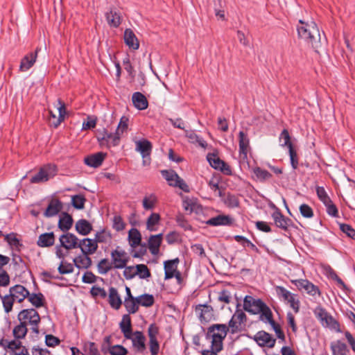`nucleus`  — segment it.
Masks as SVG:
<instances>
[{
  "label": "nucleus",
  "instance_id": "de8ad7c7",
  "mask_svg": "<svg viewBox=\"0 0 355 355\" xmlns=\"http://www.w3.org/2000/svg\"><path fill=\"white\" fill-rule=\"evenodd\" d=\"M157 202V198L155 194H150L145 196L142 200V205L144 209L151 210L155 207Z\"/></svg>",
  "mask_w": 355,
  "mask_h": 355
},
{
  "label": "nucleus",
  "instance_id": "c03bdc74",
  "mask_svg": "<svg viewBox=\"0 0 355 355\" xmlns=\"http://www.w3.org/2000/svg\"><path fill=\"white\" fill-rule=\"evenodd\" d=\"M160 215L157 213H152L146 220V228L148 230L153 232L155 231V226L159 224L160 221Z\"/></svg>",
  "mask_w": 355,
  "mask_h": 355
},
{
  "label": "nucleus",
  "instance_id": "6ab92c4d",
  "mask_svg": "<svg viewBox=\"0 0 355 355\" xmlns=\"http://www.w3.org/2000/svg\"><path fill=\"white\" fill-rule=\"evenodd\" d=\"M106 157V153L98 152L85 157L84 163L90 167L98 168L102 165Z\"/></svg>",
  "mask_w": 355,
  "mask_h": 355
},
{
  "label": "nucleus",
  "instance_id": "9d476101",
  "mask_svg": "<svg viewBox=\"0 0 355 355\" xmlns=\"http://www.w3.org/2000/svg\"><path fill=\"white\" fill-rule=\"evenodd\" d=\"M291 282L293 284L297 286L299 291L304 289L306 293L311 296H315V295H318V296L321 295V292L318 286H315L306 279H292Z\"/></svg>",
  "mask_w": 355,
  "mask_h": 355
},
{
  "label": "nucleus",
  "instance_id": "39448f33",
  "mask_svg": "<svg viewBox=\"0 0 355 355\" xmlns=\"http://www.w3.org/2000/svg\"><path fill=\"white\" fill-rule=\"evenodd\" d=\"M313 313L323 327H328L337 332L340 331L339 322L335 320L324 308L318 306L313 310Z\"/></svg>",
  "mask_w": 355,
  "mask_h": 355
},
{
  "label": "nucleus",
  "instance_id": "9b49d317",
  "mask_svg": "<svg viewBox=\"0 0 355 355\" xmlns=\"http://www.w3.org/2000/svg\"><path fill=\"white\" fill-rule=\"evenodd\" d=\"M113 267L115 269H122L127 265L129 257L127 253L119 247L111 252Z\"/></svg>",
  "mask_w": 355,
  "mask_h": 355
},
{
  "label": "nucleus",
  "instance_id": "c85d7f7f",
  "mask_svg": "<svg viewBox=\"0 0 355 355\" xmlns=\"http://www.w3.org/2000/svg\"><path fill=\"white\" fill-rule=\"evenodd\" d=\"M239 154L246 157L250 149V139L248 134L243 131H240L239 133Z\"/></svg>",
  "mask_w": 355,
  "mask_h": 355
},
{
  "label": "nucleus",
  "instance_id": "f3484780",
  "mask_svg": "<svg viewBox=\"0 0 355 355\" xmlns=\"http://www.w3.org/2000/svg\"><path fill=\"white\" fill-rule=\"evenodd\" d=\"M195 312L202 322H208L214 317V309L210 305L198 304L195 308Z\"/></svg>",
  "mask_w": 355,
  "mask_h": 355
},
{
  "label": "nucleus",
  "instance_id": "f03ea898",
  "mask_svg": "<svg viewBox=\"0 0 355 355\" xmlns=\"http://www.w3.org/2000/svg\"><path fill=\"white\" fill-rule=\"evenodd\" d=\"M297 31L300 38L311 45L316 53H319L318 49L321 45V37L318 27L314 21L309 22L302 19L299 20Z\"/></svg>",
  "mask_w": 355,
  "mask_h": 355
},
{
  "label": "nucleus",
  "instance_id": "bb28decb",
  "mask_svg": "<svg viewBox=\"0 0 355 355\" xmlns=\"http://www.w3.org/2000/svg\"><path fill=\"white\" fill-rule=\"evenodd\" d=\"M132 101L134 106L139 110H146L148 107V102L146 97L139 92L133 93Z\"/></svg>",
  "mask_w": 355,
  "mask_h": 355
},
{
  "label": "nucleus",
  "instance_id": "20e7f679",
  "mask_svg": "<svg viewBox=\"0 0 355 355\" xmlns=\"http://www.w3.org/2000/svg\"><path fill=\"white\" fill-rule=\"evenodd\" d=\"M229 328L225 324H214L207 329V339H211V346L223 349V340L225 338Z\"/></svg>",
  "mask_w": 355,
  "mask_h": 355
},
{
  "label": "nucleus",
  "instance_id": "e2e57ef3",
  "mask_svg": "<svg viewBox=\"0 0 355 355\" xmlns=\"http://www.w3.org/2000/svg\"><path fill=\"white\" fill-rule=\"evenodd\" d=\"M125 224L121 216H114L112 219V228L116 232L122 231L125 229Z\"/></svg>",
  "mask_w": 355,
  "mask_h": 355
},
{
  "label": "nucleus",
  "instance_id": "a878e982",
  "mask_svg": "<svg viewBox=\"0 0 355 355\" xmlns=\"http://www.w3.org/2000/svg\"><path fill=\"white\" fill-rule=\"evenodd\" d=\"M62 209V202L58 199H52L45 210L44 215L47 218L53 217L57 215Z\"/></svg>",
  "mask_w": 355,
  "mask_h": 355
},
{
  "label": "nucleus",
  "instance_id": "6e6552de",
  "mask_svg": "<svg viewBox=\"0 0 355 355\" xmlns=\"http://www.w3.org/2000/svg\"><path fill=\"white\" fill-rule=\"evenodd\" d=\"M57 172V166L54 164H47L41 168L37 173L31 177L30 182L37 184L46 182L51 176H54Z\"/></svg>",
  "mask_w": 355,
  "mask_h": 355
},
{
  "label": "nucleus",
  "instance_id": "cd10ccee",
  "mask_svg": "<svg viewBox=\"0 0 355 355\" xmlns=\"http://www.w3.org/2000/svg\"><path fill=\"white\" fill-rule=\"evenodd\" d=\"M162 239L163 234L162 233L157 235H151L149 237L148 248L152 254L156 255L159 253Z\"/></svg>",
  "mask_w": 355,
  "mask_h": 355
},
{
  "label": "nucleus",
  "instance_id": "7c9ffc66",
  "mask_svg": "<svg viewBox=\"0 0 355 355\" xmlns=\"http://www.w3.org/2000/svg\"><path fill=\"white\" fill-rule=\"evenodd\" d=\"M206 223L211 226L231 225L233 223V219L229 216L218 215L209 218Z\"/></svg>",
  "mask_w": 355,
  "mask_h": 355
},
{
  "label": "nucleus",
  "instance_id": "c9c22d12",
  "mask_svg": "<svg viewBox=\"0 0 355 355\" xmlns=\"http://www.w3.org/2000/svg\"><path fill=\"white\" fill-rule=\"evenodd\" d=\"M76 230L81 235L89 234L92 230V225L85 219H80L76 223Z\"/></svg>",
  "mask_w": 355,
  "mask_h": 355
},
{
  "label": "nucleus",
  "instance_id": "473e14b6",
  "mask_svg": "<svg viewBox=\"0 0 355 355\" xmlns=\"http://www.w3.org/2000/svg\"><path fill=\"white\" fill-rule=\"evenodd\" d=\"M109 304L110 306L116 310L120 309L122 304V300L116 290L114 287L109 288Z\"/></svg>",
  "mask_w": 355,
  "mask_h": 355
},
{
  "label": "nucleus",
  "instance_id": "a19ab883",
  "mask_svg": "<svg viewBox=\"0 0 355 355\" xmlns=\"http://www.w3.org/2000/svg\"><path fill=\"white\" fill-rule=\"evenodd\" d=\"M105 17L110 26L117 28L121 24V17L116 11L110 10L106 13Z\"/></svg>",
  "mask_w": 355,
  "mask_h": 355
},
{
  "label": "nucleus",
  "instance_id": "13d9d810",
  "mask_svg": "<svg viewBox=\"0 0 355 355\" xmlns=\"http://www.w3.org/2000/svg\"><path fill=\"white\" fill-rule=\"evenodd\" d=\"M175 221L178 225L185 231L191 230L192 229L191 225L189 223L188 220L182 214L179 213L176 215Z\"/></svg>",
  "mask_w": 355,
  "mask_h": 355
},
{
  "label": "nucleus",
  "instance_id": "5fc2aeb1",
  "mask_svg": "<svg viewBox=\"0 0 355 355\" xmlns=\"http://www.w3.org/2000/svg\"><path fill=\"white\" fill-rule=\"evenodd\" d=\"M111 238L110 232L103 229L96 233L94 240L96 241L97 244L98 243H107Z\"/></svg>",
  "mask_w": 355,
  "mask_h": 355
},
{
  "label": "nucleus",
  "instance_id": "58836bf2",
  "mask_svg": "<svg viewBox=\"0 0 355 355\" xmlns=\"http://www.w3.org/2000/svg\"><path fill=\"white\" fill-rule=\"evenodd\" d=\"M128 241L132 248H136L141 244V235L136 228H132L128 232Z\"/></svg>",
  "mask_w": 355,
  "mask_h": 355
},
{
  "label": "nucleus",
  "instance_id": "2eb2a0df",
  "mask_svg": "<svg viewBox=\"0 0 355 355\" xmlns=\"http://www.w3.org/2000/svg\"><path fill=\"white\" fill-rule=\"evenodd\" d=\"M159 334V328L155 324H151L148 329V335L149 337V348L151 355H157L159 351V344L157 340V336Z\"/></svg>",
  "mask_w": 355,
  "mask_h": 355
},
{
  "label": "nucleus",
  "instance_id": "37998d69",
  "mask_svg": "<svg viewBox=\"0 0 355 355\" xmlns=\"http://www.w3.org/2000/svg\"><path fill=\"white\" fill-rule=\"evenodd\" d=\"M185 136L192 143H198L200 146L205 147L207 146L206 141L200 137H199L193 130H185Z\"/></svg>",
  "mask_w": 355,
  "mask_h": 355
},
{
  "label": "nucleus",
  "instance_id": "4468645a",
  "mask_svg": "<svg viewBox=\"0 0 355 355\" xmlns=\"http://www.w3.org/2000/svg\"><path fill=\"white\" fill-rule=\"evenodd\" d=\"M271 207L275 209V211L272 214V218L275 225L283 230H288L292 224V220L289 218L284 216L280 209L274 204H272Z\"/></svg>",
  "mask_w": 355,
  "mask_h": 355
},
{
  "label": "nucleus",
  "instance_id": "864d4df0",
  "mask_svg": "<svg viewBox=\"0 0 355 355\" xmlns=\"http://www.w3.org/2000/svg\"><path fill=\"white\" fill-rule=\"evenodd\" d=\"M4 240L12 248L19 249L22 245L20 241L17 238V234L14 232L5 235Z\"/></svg>",
  "mask_w": 355,
  "mask_h": 355
},
{
  "label": "nucleus",
  "instance_id": "5701e85b",
  "mask_svg": "<svg viewBox=\"0 0 355 355\" xmlns=\"http://www.w3.org/2000/svg\"><path fill=\"white\" fill-rule=\"evenodd\" d=\"M78 248H80L83 254H92L97 250L98 244L94 239L86 238L79 242Z\"/></svg>",
  "mask_w": 355,
  "mask_h": 355
},
{
  "label": "nucleus",
  "instance_id": "6e6d98bb",
  "mask_svg": "<svg viewBox=\"0 0 355 355\" xmlns=\"http://www.w3.org/2000/svg\"><path fill=\"white\" fill-rule=\"evenodd\" d=\"M14 355H28L27 349L21 345V343L15 340V345L10 346L9 349Z\"/></svg>",
  "mask_w": 355,
  "mask_h": 355
},
{
  "label": "nucleus",
  "instance_id": "4c0bfd02",
  "mask_svg": "<svg viewBox=\"0 0 355 355\" xmlns=\"http://www.w3.org/2000/svg\"><path fill=\"white\" fill-rule=\"evenodd\" d=\"M30 303L35 308H40L44 306L45 303V297L42 293H30L27 297Z\"/></svg>",
  "mask_w": 355,
  "mask_h": 355
},
{
  "label": "nucleus",
  "instance_id": "bf43d9fd",
  "mask_svg": "<svg viewBox=\"0 0 355 355\" xmlns=\"http://www.w3.org/2000/svg\"><path fill=\"white\" fill-rule=\"evenodd\" d=\"M128 122L129 119L127 116H123L121 118L117 128L115 131L116 133H118L119 136L121 137V135L127 131L128 128Z\"/></svg>",
  "mask_w": 355,
  "mask_h": 355
},
{
  "label": "nucleus",
  "instance_id": "f257e3e1",
  "mask_svg": "<svg viewBox=\"0 0 355 355\" xmlns=\"http://www.w3.org/2000/svg\"><path fill=\"white\" fill-rule=\"evenodd\" d=\"M19 324L13 329V336L17 339L24 338L27 332L28 327L35 334H39V324L41 318L34 308L23 309L17 315Z\"/></svg>",
  "mask_w": 355,
  "mask_h": 355
},
{
  "label": "nucleus",
  "instance_id": "052dcab7",
  "mask_svg": "<svg viewBox=\"0 0 355 355\" xmlns=\"http://www.w3.org/2000/svg\"><path fill=\"white\" fill-rule=\"evenodd\" d=\"M207 161L212 168L218 170L220 168V165L222 163V159H220L216 154L215 153H209L207 156Z\"/></svg>",
  "mask_w": 355,
  "mask_h": 355
},
{
  "label": "nucleus",
  "instance_id": "774afa93",
  "mask_svg": "<svg viewBox=\"0 0 355 355\" xmlns=\"http://www.w3.org/2000/svg\"><path fill=\"white\" fill-rule=\"evenodd\" d=\"M109 352L111 355H126L128 350L122 345H116L110 347Z\"/></svg>",
  "mask_w": 355,
  "mask_h": 355
},
{
  "label": "nucleus",
  "instance_id": "a18cd8bd",
  "mask_svg": "<svg viewBox=\"0 0 355 355\" xmlns=\"http://www.w3.org/2000/svg\"><path fill=\"white\" fill-rule=\"evenodd\" d=\"M58 103L59 105V107H58V112H59V116L56 119V121H53L52 123V125L57 128L64 119V116L66 114V106L64 103L62 101L61 99L58 100Z\"/></svg>",
  "mask_w": 355,
  "mask_h": 355
},
{
  "label": "nucleus",
  "instance_id": "dca6fc26",
  "mask_svg": "<svg viewBox=\"0 0 355 355\" xmlns=\"http://www.w3.org/2000/svg\"><path fill=\"white\" fill-rule=\"evenodd\" d=\"M60 242L61 246L66 250L77 248L79 246L78 239L76 235L67 232L60 236Z\"/></svg>",
  "mask_w": 355,
  "mask_h": 355
},
{
  "label": "nucleus",
  "instance_id": "72a5a7b5",
  "mask_svg": "<svg viewBox=\"0 0 355 355\" xmlns=\"http://www.w3.org/2000/svg\"><path fill=\"white\" fill-rule=\"evenodd\" d=\"M332 355H347L349 350L345 343L338 340L331 343Z\"/></svg>",
  "mask_w": 355,
  "mask_h": 355
},
{
  "label": "nucleus",
  "instance_id": "e433bc0d",
  "mask_svg": "<svg viewBox=\"0 0 355 355\" xmlns=\"http://www.w3.org/2000/svg\"><path fill=\"white\" fill-rule=\"evenodd\" d=\"M73 218L69 214L64 212L58 221V227L62 232H67L73 225Z\"/></svg>",
  "mask_w": 355,
  "mask_h": 355
},
{
  "label": "nucleus",
  "instance_id": "a211bd4d",
  "mask_svg": "<svg viewBox=\"0 0 355 355\" xmlns=\"http://www.w3.org/2000/svg\"><path fill=\"white\" fill-rule=\"evenodd\" d=\"M40 51V48L37 47L34 52H31L26 55L21 60L19 71H26L30 69L36 62L37 53Z\"/></svg>",
  "mask_w": 355,
  "mask_h": 355
},
{
  "label": "nucleus",
  "instance_id": "7ed1b4c3",
  "mask_svg": "<svg viewBox=\"0 0 355 355\" xmlns=\"http://www.w3.org/2000/svg\"><path fill=\"white\" fill-rule=\"evenodd\" d=\"M243 309L252 314H260L259 320H263L272 312L269 306L261 299H255L252 296L246 295L243 300Z\"/></svg>",
  "mask_w": 355,
  "mask_h": 355
},
{
  "label": "nucleus",
  "instance_id": "69168bd1",
  "mask_svg": "<svg viewBox=\"0 0 355 355\" xmlns=\"http://www.w3.org/2000/svg\"><path fill=\"white\" fill-rule=\"evenodd\" d=\"M58 270L60 275L69 274L73 271V266L70 263L62 261Z\"/></svg>",
  "mask_w": 355,
  "mask_h": 355
},
{
  "label": "nucleus",
  "instance_id": "603ef678",
  "mask_svg": "<svg viewBox=\"0 0 355 355\" xmlns=\"http://www.w3.org/2000/svg\"><path fill=\"white\" fill-rule=\"evenodd\" d=\"M135 268V274L138 275L140 279H146L151 276L150 270L145 264H137Z\"/></svg>",
  "mask_w": 355,
  "mask_h": 355
},
{
  "label": "nucleus",
  "instance_id": "79ce46f5",
  "mask_svg": "<svg viewBox=\"0 0 355 355\" xmlns=\"http://www.w3.org/2000/svg\"><path fill=\"white\" fill-rule=\"evenodd\" d=\"M253 173L259 182H265L272 178V174L265 169L257 166L253 168Z\"/></svg>",
  "mask_w": 355,
  "mask_h": 355
},
{
  "label": "nucleus",
  "instance_id": "f8f14e48",
  "mask_svg": "<svg viewBox=\"0 0 355 355\" xmlns=\"http://www.w3.org/2000/svg\"><path fill=\"white\" fill-rule=\"evenodd\" d=\"M252 338L261 347L272 348L276 343V339L263 330L258 331Z\"/></svg>",
  "mask_w": 355,
  "mask_h": 355
},
{
  "label": "nucleus",
  "instance_id": "0eeeda50",
  "mask_svg": "<svg viewBox=\"0 0 355 355\" xmlns=\"http://www.w3.org/2000/svg\"><path fill=\"white\" fill-rule=\"evenodd\" d=\"M97 139L101 146L110 148L119 145L121 137L116 132L112 133L109 132L106 129H103V132L97 137Z\"/></svg>",
  "mask_w": 355,
  "mask_h": 355
},
{
  "label": "nucleus",
  "instance_id": "3c124183",
  "mask_svg": "<svg viewBox=\"0 0 355 355\" xmlns=\"http://www.w3.org/2000/svg\"><path fill=\"white\" fill-rule=\"evenodd\" d=\"M97 267L98 272L102 275L107 273L111 269L114 268L112 261L110 262L107 259H101Z\"/></svg>",
  "mask_w": 355,
  "mask_h": 355
},
{
  "label": "nucleus",
  "instance_id": "aec40b11",
  "mask_svg": "<svg viewBox=\"0 0 355 355\" xmlns=\"http://www.w3.org/2000/svg\"><path fill=\"white\" fill-rule=\"evenodd\" d=\"M182 207L189 214L195 212L200 214L202 211V207L198 203V199L195 198H185L182 201Z\"/></svg>",
  "mask_w": 355,
  "mask_h": 355
},
{
  "label": "nucleus",
  "instance_id": "0e129e2a",
  "mask_svg": "<svg viewBox=\"0 0 355 355\" xmlns=\"http://www.w3.org/2000/svg\"><path fill=\"white\" fill-rule=\"evenodd\" d=\"M316 193L320 201L323 202L324 205L328 204L331 202V198L327 195L325 189L322 187H316Z\"/></svg>",
  "mask_w": 355,
  "mask_h": 355
},
{
  "label": "nucleus",
  "instance_id": "680f3d73",
  "mask_svg": "<svg viewBox=\"0 0 355 355\" xmlns=\"http://www.w3.org/2000/svg\"><path fill=\"white\" fill-rule=\"evenodd\" d=\"M279 140L284 141V143L281 144L283 147H288V150L291 147H293L292 142L291 141V137L287 129H284L279 136Z\"/></svg>",
  "mask_w": 355,
  "mask_h": 355
},
{
  "label": "nucleus",
  "instance_id": "1a4fd4ad",
  "mask_svg": "<svg viewBox=\"0 0 355 355\" xmlns=\"http://www.w3.org/2000/svg\"><path fill=\"white\" fill-rule=\"evenodd\" d=\"M276 291L277 295L282 297L284 300L287 301L289 303L290 306L294 310L295 313H298L300 311V302L297 298V295L291 293L286 290L284 287L278 286L276 287Z\"/></svg>",
  "mask_w": 355,
  "mask_h": 355
},
{
  "label": "nucleus",
  "instance_id": "ea45409f",
  "mask_svg": "<svg viewBox=\"0 0 355 355\" xmlns=\"http://www.w3.org/2000/svg\"><path fill=\"white\" fill-rule=\"evenodd\" d=\"M89 254L80 255L73 259L75 266L78 268H89L92 264L91 258L88 256Z\"/></svg>",
  "mask_w": 355,
  "mask_h": 355
},
{
  "label": "nucleus",
  "instance_id": "338daca9",
  "mask_svg": "<svg viewBox=\"0 0 355 355\" xmlns=\"http://www.w3.org/2000/svg\"><path fill=\"white\" fill-rule=\"evenodd\" d=\"M161 173L170 186L171 183H174L176 178H178V175L174 171L162 170Z\"/></svg>",
  "mask_w": 355,
  "mask_h": 355
},
{
  "label": "nucleus",
  "instance_id": "49530a36",
  "mask_svg": "<svg viewBox=\"0 0 355 355\" xmlns=\"http://www.w3.org/2000/svg\"><path fill=\"white\" fill-rule=\"evenodd\" d=\"M138 304L145 307H150L153 305L155 302L154 297L150 294H143L137 297Z\"/></svg>",
  "mask_w": 355,
  "mask_h": 355
},
{
  "label": "nucleus",
  "instance_id": "412c9836",
  "mask_svg": "<svg viewBox=\"0 0 355 355\" xmlns=\"http://www.w3.org/2000/svg\"><path fill=\"white\" fill-rule=\"evenodd\" d=\"M179 263L180 259L178 257L164 262L165 279H169L174 277V275L178 271V266Z\"/></svg>",
  "mask_w": 355,
  "mask_h": 355
},
{
  "label": "nucleus",
  "instance_id": "8fccbe9b",
  "mask_svg": "<svg viewBox=\"0 0 355 355\" xmlns=\"http://www.w3.org/2000/svg\"><path fill=\"white\" fill-rule=\"evenodd\" d=\"M223 200L224 204L230 208H235L239 206V200L237 196L234 194L227 193Z\"/></svg>",
  "mask_w": 355,
  "mask_h": 355
},
{
  "label": "nucleus",
  "instance_id": "ddd939ff",
  "mask_svg": "<svg viewBox=\"0 0 355 355\" xmlns=\"http://www.w3.org/2000/svg\"><path fill=\"white\" fill-rule=\"evenodd\" d=\"M152 144L147 139L139 140L136 142L135 150L141 155L144 165H149L150 163V155L152 151Z\"/></svg>",
  "mask_w": 355,
  "mask_h": 355
},
{
  "label": "nucleus",
  "instance_id": "b1692460",
  "mask_svg": "<svg viewBox=\"0 0 355 355\" xmlns=\"http://www.w3.org/2000/svg\"><path fill=\"white\" fill-rule=\"evenodd\" d=\"M124 42L132 50H137L139 48V42L135 33L130 28H126L124 31Z\"/></svg>",
  "mask_w": 355,
  "mask_h": 355
},
{
  "label": "nucleus",
  "instance_id": "4be33fe9",
  "mask_svg": "<svg viewBox=\"0 0 355 355\" xmlns=\"http://www.w3.org/2000/svg\"><path fill=\"white\" fill-rule=\"evenodd\" d=\"M10 294L18 302H22L24 299L27 298L29 295V291L22 285L17 284L12 286L9 289Z\"/></svg>",
  "mask_w": 355,
  "mask_h": 355
},
{
  "label": "nucleus",
  "instance_id": "2f4dec72",
  "mask_svg": "<svg viewBox=\"0 0 355 355\" xmlns=\"http://www.w3.org/2000/svg\"><path fill=\"white\" fill-rule=\"evenodd\" d=\"M120 329L125 338H132V324L131 318L129 314L123 315L122 320L120 322Z\"/></svg>",
  "mask_w": 355,
  "mask_h": 355
},
{
  "label": "nucleus",
  "instance_id": "423d86ee",
  "mask_svg": "<svg viewBox=\"0 0 355 355\" xmlns=\"http://www.w3.org/2000/svg\"><path fill=\"white\" fill-rule=\"evenodd\" d=\"M247 320L245 313L241 309H236L229 321L228 325L229 331L231 334H234L241 332L243 330V327Z\"/></svg>",
  "mask_w": 355,
  "mask_h": 355
},
{
  "label": "nucleus",
  "instance_id": "4d7b16f0",
  "mask_svg": "<svg viewBox=\"0 0 355 355\" xmlns=\"http://www.w3.org/2000/svg\"><path fill=\"white\" fill-rule=\"evenodd\" d=\"M86 198L83 195H75L72 196L71 204L77 209H83L85 207Z\"/></svg>",
  "mask_w": 355,
  "mask_h": 355
},
{
  "label": "nucleus",
  "instance_id": "c756f323",
  "mask_svg": "<svg viewBox=\"0 0 355 355\" xmlns=\"http://www.w3.org/2000/svg\"><path fill=\"white\" fill-rule=\"evenodd\" d=\"M55 236L53 232H47L39 236L37 245L41 248H49L55 243Z\"/></svg>",
  "mask_w": 355,
  "mask_h": 355
},
{
  "label": "nucleus",
  "instance_id": "09e8293b",
  "mask_svg": "<svg viewBox=\"0 0 355 355\" xmlns=\"http://www.w3.org/2000/svg\"><path fill=\"white\" fill-rule=\"evenodd\" d=\"M124 306L128 314H134L139 310V304L137 297L132 300H124Z\"/></svg>",
  "mask_w": 355,
  "mask_h": 355
},
{
  "label": "nucleus",
  "instance_id": "393cba45",
  "mask_svg": "<svg viewBox=\"0 0 355 355\" xmlns=\"http://www.w3.org/2000/svg\"><path fill=\"white\" fill-rule=\"evenodd\" d=\"M262 322L264 323H269L271 325L277 337L279 339V341L282 343L286 341L284 332L282 329L281 326L274 320L272 312L269 314V316L268 318H265Z\"/></svg>",
  "mask_w": 355,
  "mask_h": 355
},
{
  "label": "nucleus",
  "instance_id": "f704fd0d",
  "mask_svg": "<svg viewBox=\"0 0 355 355\" xmlns=\"http://www.w3.org/2000/svg\"><path fill=\"white\" fill-rule=\"evenodd\" d=\"M134 347L137 348L138 350L143 351L146 348L145 345V336L141 331H137L134 334H132V338Z\"/></svg>",
  "mask_w": 355,
  "mask_h": 355
}]
</instances>
